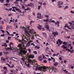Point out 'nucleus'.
<instances>
[{"instance_id": "obj_51", "label": "nucleus", "mask_w": 74, "mask_h": 74, "mask_svg": "<svg viewBox=\"0 0 74 74\" xmlns=\"http://www.w3.org/2000/svg\"><path fill=\"white\" fill-rule=\"evenodd\" d=\"M64 62L65 64H66V63H67V61H66V60H64Z\"/></svg>"}, {"instance_id": "obj_52", "label": "nucleus", "mask_w": 74, "mask_h": 74, "mask_svg": "<svg viewBox=\"0 0 74 74\" xmlns=\"http://www.w3.org/2000/svg\"><path fill=\"white\" fill-rule=\"evenodd\" d=\"M18 12L19 13H20V14H22V11L21 10H18Z\"/></svg>"}, {"instance_id": "obj_53", "label": "nucleus", "mask_w": 74, "mask_h": 74, "mask_svg": "<svg viewBox=\"0 0 74 74\" xmlns=\"http://www.w3.org/2000/svg\"><path fill=\"white\" fill-rule=\"evenodd\" d=\"M69 8V7H68V6H66L65 7V8H64V10H66V9H67V8Z\"/></svg>"}, {"instance_id": "obj_1", "label": "nucleus", "mask_w": 74, "mask_h": 74, "mask_svg": "<svg viewBox=\"0 0 74 74\" xmlns=\"http://www.w3.org/2000/svg\"><path fill=\"white\" fill-rule=\"evenodd\" d=\"M27 61L28 62H26L25 63V64H26L27 67H29V66H30V64H32V65L34 66L33 69L35 71H37V70H40L39 69H40V67H42V66H41V65H36L34 66V65L33 63L37 62L36 61H35L34 60H32L31 59L29 58L27 59Z\"/></svg>"}, {"instance_id": "obj_61", "label": "nucleus", "mask_w": 74, "mask_h": 74, "mask_svg": "<svg viewBox=\"0 0 74 74\" xmlns=\"http://www.w3.org/2000/svg\"><path fill=\"white\" fill-rule=\"evenodd\" d=\"M34 23V21H31L30 22V24H32V23Z\"/></svg>"}, {"instance_id": "obj_34", "label": "nucleus", "mask_w": 74, "mask_h": 74, "mask_svg": "<svg viewBox=\"0 0 74 74\" xmlns=\"http://www.w3.org/2000/svg\"><path fill=\"white\" fill-rule=\"evenodd\" d=\"M3 69H4V70H5V71H7L8 70H7V67H3Z\"/></svg>"}, {"instance_id": "obj_43", "label": "nucleus", "mask_w": 74, "mask_h": 74, "mask_svg": "<svg viewBox=\"0 0 74 74\" xmlns=\"http://www.w3.org/2000/svg\"><path fill=\"white\" fill-rule=\"evenodd\" d=\"M71 45L69 44H68V48L69 47H71Z\"/></svg>"}, {"instance_id": "obj_27", "label": "nucleus", "mask_w": 74, "mask_h": 74, "mask_svg": "<svg viewBox=\"0 0 74 74\" xmlns=\"http://www.w3.org/2000/svg\"><path fill=\"white\" fill-rule=\"evenodd\" d=\"M25 12H26V11L23 12V13H22L21 14H20L21 15V16H24V14L25 13Z\"/></svg>"}, {"instance_id": "obj_50", "label": "nucleus", "mask_w": 74, "mask_h": 74, "mask_svg": "<svg viewBox=\"0 0 74 74\" xmlns=\"http://www.w3.org/2000/svg\"><path fill=\"white\" fill-rule=\"evenodd\" d=\"M18 69L20 71H21L22 69H21V67L20 66H18Z\"/></svg>"}, {"instance_id": "obj_37", "label": "nucleus", "mask_w": 74, "mask_h": 74, "mask_svg": "<svg viewBox=\"0 0 74 74\" xmlns=\"http://www.w3.org/2000/svg\"><path fill=\"white\" fill-rule=\"evenodd\" d=\"M58 64V63H56L54 64V66H57Z\"/></svg>"}, {"instance_id": "obj_26", "label": "nucleus", "mask_w": 74, "mask_h": 74, "mask_svg": "<svg viewBox=\"0 0 74 74\" xmlns=\"http://www.w3.org/2000/svg\"><path fill=\"white\" fill-rule=\"evenodd\" d=\"M10 72L13 73H17V72H16V71H13L12 70H11Z\"/></svg>"}, {"instance_id": "obj_28", "label": "nucleus", "mask_w": 74, "mask_h": 74, "mask_svg": "<svg viewBox=\"0 0 74 74\" xmlns=\"http://www.w3.org/2000/svg\"><path fill=\"white\" fill-rule=\"evenodd\" d=\"M39 60H40V61H42V57L41 56H40L39 57Z\"/></svg>"}, {"instance_id": "obj_23", "label": "nucleus", "mask_w": 74, "mask_h": 74, "mask_svg": "<svg viewBox=\"0 0 74 74\" xmlns=\"http://www.w3.org/2000/svg\"><path fill=\"white\" fill-rule=\"evenodd\" d=\"M68 26L67 24H66L64 26V27H67V28H68L69 29H71V28H70V27H69L68 26Z\"/></svg>"}, {"instance_id": "obj_24", "label": "nucleus", "mask_w": 74, "mask_h": 74, "mask_svg": "<svg viewBox=\"0 0 74 74\" xmlns=\"http://www.w3.org/2000/svg\"><path fill=\"white\" fill-rule=\"evenodd\" d=\"M61 47L62 48H63L64 49H66V48H67V47H66V46H65V45H63Z\"/></svg>"}, {"instance_id": "obj_48", "label": "nucleus", "mask_w": 74, "mask_h": 74, "mask_svg": "<svg viewBox=\"0 0 74 74\" xmlns=\"http://www.w3.org/2000/svg\"><path fill=\"white\" fill-rule=\"evenodd\" d=\"M0 22L1 24H4V21H1Z\"/></svg>"}, {"instance_id": "obj_60", "label": "nucleus", "mask_w": 74, "mask_h": 74, "mask_svg": "<svg viewBox=\"0 0 74 74\" xmlns=\"http://www.w3.org/2000/svg\"><path fill=\"white\" fill-rule=\"evenodd\" d=\"M64 71L65 73H67L68 72V71H67L66 70H64Z\"/></svg>"}, {"instance_id": "obj_4", "label": "nucleus", "mask_w": 74, "mask_h": 74, "mask_svg": "<svg viewBox=\"0 0 74 74\" xmlns=\"http://www.w3.org/2000/svg\"><path fill=\"white\" fill-rule=\"evenodd\" d=\"M22 40H19L18 41L19 42H21V43L23 44V47H25V48L26 47V45H25V43L23 42V40H24V39H26L27 40H28L27 39V36H26V35H23L22 37Z\"/></svg>"}, {"instance_id": "obj_19", "label": "nucleus", "mask_w": 74, "mask_h": 74, "mask_svg": "<svg viewBox=\"0 0 74 74\" xmlns=\"http://www.w3.org/2000/svg\"><path fill=\"white\" fill-rule=\"evenodd\" d=\"M58 41L60 45H61L63 43V41H61V40H60V39H58Z\"/></svg>"}, {"instance_id": "obj_32", "label": "nucleus", "mask_w": 74, "mask_h": 74, "mask_svg": "<svg viewBox=\"0 0 74 74\" xmlns=\"http://www.w3.org/2000/svg\"><path fill=\"white\" fill-rule=\"evenodd\" d=\"M2 47H7V45L6 43H4V45H2Z\"/></svg>"}, {"instance_id": "obj_2", "label": "nucleus", "mask_w": 74, "mask_h": 74, "mask_svg": "<svg viewBox=\"0 0 74 74\" xmlns=\"http://www.w3.org/2000/svg\"><path fill=\"white\" fill-rule=\"evenodd\" d=\"M53 67H51V66H42V67H40L39 69L40 71H43V72H45V71H47V70H49V72L50 73H52L53 71Z\"/></svg>"}, {"instance_id": "obj_39", "label": "nucleus", "mask_w": 74, "mask_h": 74, "mask_svg": "<svg viewBox=\"0 0 74 74\" xmlns=\"http://www.w3.org/2000/svg\"><path fill=\"white\" fill-rule=\"evenodd\" d=\"M48 22H49V23H52V19H50L48 20Z\"/></svg>"}, {"instance_id": "obj_7", "label": "nucleus", "mask_w": 74, "mask_h": 74, "mask_svg": "<svg viewBox=\"0 0 74 74\" xmlns=\"http://www.w3.org/2000/svg\"><path fill=\"white\" fill-rule=\"evenodd\" d=\"M11 45H13V43L11 42L9 45L10 48L9 47H8V48H6V49H8H8H9L10 50H12V49H14L15 51H16V50H18V49H15V48L14 47H11Z\"/></svg>"}, {"instance_id": "obj_45", "label": "nucleus", "mask_w": 74, "mask_h": 74, "mask_svg": "<svg viewBox=\"0 0 74 74\" xmlns=\"http://www.w3.org/2000/svg\"><path fill=\"white\" fill-rule=\"evenodd\" d=\"M28 51L29 53H31V49H28Z\"/></svg>"}, {"instance_id": "obj_63", "label": "nucleus", "mask_w": 74, "mask_h": 74, "mask_svg": "<svg viewBox=\"0 0 74 74\" xmlns=\"http://www.w3.org/2000/svg\"><path fill=\"white\" fill-rule=\"evenodd\" d=\"M22 9H25V6H24L23 5H22Z\"/></svg>"}, {"instance_id": "obj_47", "label": "nucleus", "mask_w": 74, "mask_h": 74, "mask_svg": "<svg viewBox=\"0 0 74 74\" xmlns=\"http://www.w3.org/2000/svg\"><path fill=\"white\" fill-rule=\"evenodd\" d=\"M14 61H15V62H18V59L16 58L15 60H14Z\"/></svg>"}, {"instance_id": "obj_10", "label": "nucleus", "mask_w": 74, "mask_h": 74, "mask_svg": "<svg viewBox=\"0 0 74 74\" xmlns=\"http://www.w3.org/2000/svg\"><path fill=\"white\" fill-rule=\"evenodd\" d=\"M27 56L29 59H33L34 58H35L34 55L33 54H29V53H28Z\"/></svg>"}, {"instance_id": "obj_58", "label": "nucleus", "mask_w": 74, "mask_h": 74, "mask_svg": "<svg viewBox=\"0 0 74 74\" xmlns=\"http://www.w3.org/2000/svg\"><path fill=\"white\" fill-rule=\"evenodd\" d=\"M43 62H44V63H45L47 62V60H43Z\"/></svg>"}, {"instance_id": "obj_11", "label": "nucleus", "mask_w": 74, "mask_h": 74, "mask_svg": "<svg viewBox=\"0 0 74 74\" xmlns=\"http://www.w3.org/2000/svg\"><path fill=\"white\" fill-rule=\"evenodd\" d=\"M36 38H38V39H39V40H42V38L39 35L36 34H35Z\"/></svg>"}, {"instance_id": "obj_16", "label": "nucleus", "mask_w": 74, "mask_h": 74, "mask_svg": "<svg viewBox=\"0 0 74 74\" xmlns=\"http://www.w3.org/2000/svg\"><path fill=\"white\" fill-rule=\"evenodd\" d=\"M37 15H38L37 17L39 19H41V14H40V13H38Z\"/></svg>"}, {"instance_id": "obj_25", "label": "nucleus", "mask_w": 74, "mask_h": 74, "mask_svg": "<svg viewBox=\"0 0 74 74\" xmlns=\"http://www.w3.org/2000/svg\"><path fill=\"white\" fill-rule=\"evenodd\" d=\"M67 50L68 51H69V52H70V51H71V50L69 49H68L67 48L66 49V50H63L62 51H64V52H66V51H67Z\"/></svg>"}, {"instance_id": "obj_6", "label": "nucleus", "mask_w": 74, "mask_h": 74, "mask_svg": "<svg viewBox=\"0 0 74 74\" xmlns=\"http://www.w3.org/2000/svg\"><path fill=\"white\" fill-rule=\"evenodd\" d=\"M33 31L34 32V33H32L31 34H30V33H31V32H29V33L28 32V34H28V35L29 36H30V37L31 36V35H32V36L31 37V39L32 40H33V39H34V36H36V35H35V34H36V32L34 31V29H33Z\"/></svg>"}, {"instance_id": "obj_33", "label": "nucleus", "mask_w": 74, "mask_h": 74, "mask_svg": "<svg viewBox=\"0 0 74 74\" xmlns=\"http://www.w3.org/2000/svg\"><path fill=\"white\" fill-rule=\"evenodd\" d=\"M8 29H12V27L11 26H8L7 27V28H6V29L7 30Z\"/></svg>"}, {"instance_id": "obj_35", "label": "nucleus", "mask_w": 74, "mask_h": 74, "mask_svg": "<svg viewBox=\"0 0 74 74\" xmlns=\"http://www.w3.org/2000/svg\"><path fill=\"white\" fill-rule=\"evenodd\" d=\"M3 53L5 55H8L9 54L8 52H5V51H3Z\"/></svg>"}, {"instance_id": "obj_49", "label": "nucleus", "mask_w": 74, "mask_h": 74, "mask_svg": "<svg viewBox=\"0 0 74 74\" xmlns=\"http://www.w3.org/2000/svg\"><path fill=\"white\" fill-rule=\"evenodd\" d=\"M43 34L44 36H45V37H47V35H46V34H45V33H43Z\"/></svg>"}, {"instance_id": "obj_5", "label": "nucleus", "mask_w": 74, "mask_h": 74, "mask_svg": "<svg viewBox=\"0 0 74 74\" xmlns=\"http://www.w3.org/2000/svg\"><path fill=\"white\" fill-rule=\"evenodd\" d=\"M18 48L21 52H23L24 53H27L26 51L23 50V48L22 44H19L18 46Z\"/></svg>"}, {"instance_id": "obj_12", "label": "nucleus", "mask_w": 74, "mask_h": 74, "mask_svg": "<svg viewBox=\"0 0 74 74\" xmlns=\"http://www.w3.org/2000/svg\"><path fill=\"white\" fill-rule=\"evenodd\" d=\"M45 16L47 18V19L44 20V21L46 22H48V20L49 19V18H48V17H49V16L46 15H45Z\"/></svg>"}, {"instance_id": "obj_18", "label": "nucleus", "mask_w": 74, "mask_h": 74, "mask_svg": "<svg viewBox=\"0 0 74 74\" xmlns=\"http://www.w3.org/2000/svg\"><path fill=\"white\" fill-rule=\"evenodd\" d=\"M53 70H54V73H57L58 69L56 68H55V67H53Z\"/></svg>"}, {"instance_id": "obj_44", "label": "nucleus", "mask_w": 74, "mask_h": 74, "mask_svg": "<svg viewBox=\"0 0 74 74\" xmlns=\"http://www.w3.org/2000/svg\"><path fill=\"white\" fill-rule=\"evenodd\" d=\"M30 4L32 7H34V5H33V3H30Z\"/></svg>"}, {"instance_id": "obj_17", "label": "nucleus", "mask_w": 74, "mask_h": 74, "mask_svg": "<svg viewBox=\"0 0 74 74\" xmlns=\"http://www.w3.org/2000/svg\"><path fill=\"white\" fill-rule=\"evenodd\" d=\"M37 27L38 29H40V30H41V27H42V25L41 26L40 25H38Z\"/></svg>"}, {"instance_id": "obj_31", "label": "nucleus", "mask_w": 74, "mask_h": 74, "mask_svg": "<svg viewBox=\"0 0 74 74\" xmlns=\"http://www.w3.org/2000/svg\"><path fill=\"white\" fill-rule=\"evenodd\" d=\"M49 38H50V39L52 40L53 38V36H52V35L51 34L49 36Z\"/></svg>"}, {"instance_id": "obj_62", "label": "nucleus", "mask_w": 74, "mask_h": 74, "mask_svg": "<svg viewBox=\"0 0 74 74\" xmlns=\"http://www.w3.org/2000/svg\"><path fill=\"white\" fill-rule=\"evenodd\" d=\"M6 1L7 3H9V2L10 1V0H6Z\"/></svg>"}, {"instance_id": "obj_41", "label": "nucleus", "mask_w": 74, "mask_h": 74, "mask_svg": "<svg viewBox=\"0 0 74 74\" xmlns=\"http://www.w3.org/2000/svg\"><path fill=\"white\" fill-rule=\"evenodd\" d=\"M33 52H34V53L35 54V55H37V51H33Z\"/></svg>"}, {"instance_id": "obj_29", "label": "nucleus", "mask_w": 74, "mask_h": 74, "mask_svg": "<svg viewBox=\"0 0 74 74\" xmlns=\"http://www.w3.org/2000/svg\"><path fill=\"white\" fill-rule=\"evenodd\" d=\"M15 59H16V58L14 57H11L10 58V59H11L12 60H14V61H15Z\"/></svg>"}, {"instance_id": "obj_38", "label": "nucleus", "mask_w": 74, "mask_h": 74, "mask_svg": "<svg viewBox=\"0 0 74 74\" xmlns=\"http://www.w3.org/2000/svg\"><path fill=\"white\" fill-rule=\"evenodd\" d=\"M63 44H64V45H67V43L65 42H63Z\"/></svg>"}, {"instance_id": "obj_40", "label": "nucleus", "mask_w": 74, "mask_h": 74, "mask_svg": "<svg viewBox=\"0 0 74 74\" xmlns=\"http://www.w3.org/2000/svg\"><path fill=\"white\" fill-rule=\"evenodd\" d=\"M15 67V65L14 64H12V66L10 67V68H14Z\"/></svg>"}, {"instance_id": "obj_9", "label": "nucleus", "mask_w": 74, "mask_h": 74, "mask_svg": "<svg viewBox=\"0 0 74 74\" xmlns=\"http://www.w3.org/2000/svg\"><path fill=\"white\" fill-rule=\"evenodd\" d=\"M63 2L61 1H58V2L57 6H58V8H61L62 6L60 5H63Z\"/></svg>"}, {"instance_id": "obj_14", "label": "nucleus", "mask_w": 74, "mask_h": 74, "mask_svg": "<svg viewBox=\"0 0 74 74\" xmlns=\"http://www.w3.org/2000/svg\"><path fill=\"white\" fill-rule=\"evenodd\" d=\"M52 34H53L54 37H56V35H58V33L57 32H53L52 33Z\"/></svg>"}, {"instance_id": "obj_20", "label": "nucleus", "mask_w": 74, "mask_h": 74, "mask_svg": "<svg viewBox=\"0 0 74 74\" xmlns=\"http://www.w3.org/2000/svg\"><path fill=\"white\" fill-rule=\"evenodd\" d=\"M60 23L59 22V21H57L56 23H55V24L57 25H57L58 26V27H59V24Z\"/></svg>"}, {"instance_id": "obj_42", "label": "nucleus", "mask_w": 74, "mask_h": 74, "mask_svg": "<svg viewBox=\"0 0 74 74\" xmlns=\"http://www.w3.org/2000/svg\"><path fill=\"white\" fill-rule=\"evenodd\" d=\"M5 5H6V6H7V7H9L10 5V4H9L8 3H6L5 4Z\"/></svg>"}, {"instance_id": "obj_55", "label": "nucleus", "mask_w": 74, "mask_h": 74, "mask_svg": "<svg viewBox=\"0 0 74 74\" xmlns=\"http://www.w3.org/2000/svg\"><path fill=\"white\" fill-rule=\"evenodd\" d=\"M12 8H13V9H16V7H15V6H12Z\"/></svg>"}, {"instance_id": "obj_46", "label": "nucleus", "mask_w": 74, "mask_h": 74, "mask_svg": "<svg viewBox=\"0 0 74 74\" xmlns=\"http://www.w3.org/2000/svg\"><path fill=\"white\" fill-rule=\"evenodd\" d=\"M0 1L2 3H3L4 0H0Z\"/></svg>"}, {"instance_id": "obj_15", "label": "nucleus", "mask_w": 74, "mask_h": 74, "mask_svg": "<svg viewBox=\"0 0 74 74\" xmlns=\"http://www.w3.org/2000/svg\"><path fill=\"white\" fill-rule=\"evenodd\" d=\"M45 27L47 29V30L49 32H50L51 31L49 29V25H46L45 26Z\"/></svg>"}, {"instance_id": "obj_13", "label": "nucleus", "mask_w": 74, "mask_h": 74, "mask_svg": "<svg viewBox=\"0 0 74 74\" xmlns=\"http://www.w3.org/2000/svg\"><path fill=\"white\" fill-rule=\"evenodd\" d=\"M23 52V53H24V54H21V56L22 57V58L23 57V58H25V57H26V56H27V55H26L25 54V53H23V52Z\"/></svg>"}, {"instance_id": "obj_56", "label": "nucleus", "mask_w": 74, "mask_h": 74, "mask_svg": "<svg viewBox=\"0 0 74 74\" xmlns=\"http://www.w3.org/2000/svg\"><path fill=\"white\" fill-rule=\"evenodd\" d=\"M14 4H18V2L17 1H15L14 2Z\"/></svg>"}, {"instance_id": "obj_54", "label": "nucleus", "mask_w": 74, "mask_h": 74, "mask_svg": "<svg viewBox=\"0 0 74 74\" xmlns=\"http://www.w3.org/2000/svg\"><path fill=\"white\" fill-rule=\"evenodd\" d=\"M7 33L8 34V35L9 36H10L11 35L10 34V33H9V32H8V31H7Z\"/></svg>"}, {"instance_id": "obj_59", "label": "nucleus", "mask_w": 74, "mask_h": 74, "mask_svg": "<svg viewBox=\"0 0 74 74\" xmlns=\"http://www.w3.org/2000/svg\"><path fill=\"white\" fill-rule=\"evenodd\" d=\"M70 53H73L74 52V50L73 49L72 50L70 51Z\"/></svg>"}, {"instance_id": "obj_57", "label": "nucleus", "mask_w": 74, "mask_h": 74, "mask_svg": "<svg viewBox=\"0 0 74 74\" xmlns=\"http://www.w3.org/2000/svg\"><path fill=\"white\" fill-rule=\"evenodd\" d=\"M38 3L39 4H40V5H41L42 4V2H39Z\"/></svg>"}, {"instance_id": "obj_64", "label": "nucleus", "mask_w": 74, "mask_h": 74, "mask_svg": "<svg viewBox=\"0 0 74 74\" xmlns=\"http://www.w3.org/2000/svg\"><path fill=\"white\" fill-rule=\"evenodd\" d=\"M31 45H33V46H35V45L33 43H31Z\"/></svg>"}, {"instance_id": "obj_22", "label": "nucleus", "mask_w": 74, "mask_h": 74, "mask_svg": "<svg viewBox=\"0 0 74 74\" xmlns=\"http://www.w3.org/2000/svg\"><path fill=\"white\" fill-rule=\"evenodd\" d=\"M1 60L2 62H4L5 60V59L3 57H1Z\"/></svg>"}, {"instance_id": "obj_30", "label": "nucleus", "mask_w": 74, "mask_h": 74, "mask_svg": "<svg viewBox=\"0 0 74 74\" xmlns=\"http://www.w3.org/2000/svg\"><path fill=\"white\" fill-rule=\"evenodd\" d=\"M14 26L15 27H16V28H18V25H17V23H15L14 24Z\"/></svg>"}, {"instance_id": "obj_8", "label": "nucleus", "mask_w": 74, "mask_h": 74, "mask_svg": "<svg viewBox=\"0 0 74 74\" xmlns=\"http://www.w3.org/2000/svg\"><path fill=\"white\" fill-rule=\"evenodd\" d=\"M22 60L23 62L22 61H21V63L22 64L23 66V65H25V63L27 61V60L26 58H22Z\"/></svg>"}, {"instance_id": "obj_3", "label": "nucleus", "mask_w": 74, "mask_h": 74, "mask_svg": "<svg viewBox=\"0 0 74 74\" xmlns=\"http://www.w3.org/2000/svg\"><path fill=\"white\" fill-rule=\"evenodd\" d=\"M29 28H30V26H28L27 27H22V29H24V31L25 32V34H28V32H27V30L29 32H30L31 33H30L31 34L32 33H34V32L33 31V29H29Z\"/></svg>"}, {"instance_id": "obj_36", "label": "nucleus", "mask_w": 74, "mask_h": 74, "mask_svg": "<svg viewBox=\"0 0 74 74\" xmlns=\"http://www.w3.org/2000/svg\"><path fill=\"white\" fill-rule=\"evenodd\" d=\"M40 46H35V48L36 49H40Z\"/></svg>"}, {"instance_id": "obj_21", "label": "nucleus", "mask_w": 74, "mask_h": 74, "mask_svg": "<svg viewBox=\"0 0 74 74\" xmlns=\"http://www.w3.org/2000/svg\"><path fill=\"white\" fill-rule=\"evenodd\" d=\"M69 67L72 69H73V68L74 67V66H72V64H70L69 65Z\"/></svg>"}]
</instances>
